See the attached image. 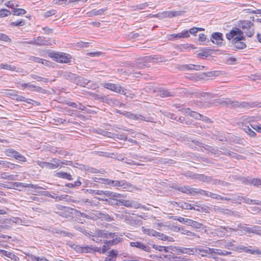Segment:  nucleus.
<instances>
[{
	"mask_svg": "<svg viewBox=\"0 0 261 261\" xmlns=\"http://www.w3.org/2000/svg\"><path fill=\"white\" fill-rule=\"evenodd\" d=\"M253 25V22L247 20H240L238 23L239 29H242L243 33H245L249 37H252L254 34Z\"/></svg>",
	"mask_w": 261,
	"mask_h": 261,
	"instance_id": "f257e3e1",
	"label": "nucleus"
},
{
	"mask_svg": "<svg viewBox=\"0 0 261 261\" xmlns=\"http://www.w3.org/2000/svg\"><path fill=\"white\" fill-rule=\"evenodd\" d=\"M48 56L55 61L60 63H69L71 59L70 55L64 53L50 52L48 53Z\"/></svg>",
	"mask_w": 261,
	"mask_h": 261,
	"instance_id": "f03ea898",
	"label": "nucleus"
},
{
	"mask_svg": "<svg viewBox=\"0 0 261 261\" xmlns=\"http://www.w3.org/2000/svg\"><path fill=\"white\" fill-rule=\"evenodd\" d=\"M179 90H181V92H179L180 94H184V95L190 96V95H195L197 97L205 98V99H210L214 98L215 97V95L213 93L209 92H191L189 91L188 89H178Z\"/></svg>",
	"mask_w": 261,
	"mask_h": 261,
	"instance_id": "7ed1b4c3",
	"label": "nucleus"
},
{
	"mask_svg": "<svg viewBox=\"0 0 261 261\" xmlns=\"http://www.w3.org/2000/svg\"><path fill=\"white\" fill-rule=\"evenodd\" d=\"M52 163L42 162L40 161H37L36 162V164L39 166L40 167L43 168H45L49 169H54L57 168L59 166V160L53 158L50 161Z\"/></svg>",
	"mask_w": 261,
	"mask_h": 261,
	"instance_id": "20e7f679",
	"label": "nucleus"
},
{
	"mask_svg": "<svg viewBox=\"0 0 261 261\" xmlns=\"http://www.w3.org/2000/svg\"><path fill=\"white\" fill-rule=\"evenodd\" d=\"M173 188L180 192L183 193L187 194L188 195H194L195 194H199L200 189L191 188L189 186H175Z\"/></svg>",
	"mask_w": 261,
	"mask_h": 261,
	"instance_id": "39448f33",
	"label": "nucleus"
},
{
	"mask_svg": "<svg viewBox=\"0 0 261 261\" xmlns=\"http://www.w3.org/2000/svg\"><path fill=\"white\" fill-rule=\"evenodd\" d=\"M103 87L114 92L123 95H127L125 92V89L119 84L107 83L104 84Z\"/></svg>",
	"mask_w": 261,
	"mask_h": 261,
	"instance_id": "423d86ee",
	"label": "nucleus"
},
{
	"mask_svg": "<svg viewBox=\"0 0 261 261\" xmlns=\"http://www.w3.org/2000/svg\"><path fill=\"white\" fill-rule=\"evenodd\" d=\"M238 227L249 233H255L261 236V227L258 225H253L252 227H249L247 224H240Z\"/></svg>",
	"mask_w": 261,
	"mask_h": 261,
	"instance_id": "0eeeda50",
	"label": "nucleus"
},
{
	"mask_svg": "<svg viewBox=\"0 0 261 261\" xmlns=\"http://www.w3.org/2000/svg\"><path fill=\"white\" fill-rule=\"evenodd\" d=\"M212 41L214 44H216L218 46H221L223 45V34L220 32H214L212 34L210 40L207 39V42Z\"/></svg>",
	"mask_w": 261,
	"mask_h": 261,
	"instance_id": "6e6552de",
	"label": "nucleus"
},
{
	"mask_svg": "<svg viewBox=\"0 0 261 261\" xmlns=\"http://www.w3.org/2000/svg\"><path fill=\"white\" fill-rule=\"evenodd\" d=\"M226 38L230 40L234 39L239 37L245 36L243 35V31L237 27H233L230 32L226 34Z\"/></svg>",
	"mask_w": 261,
	"mask_h": 261,
	"instance_id": "1a4fd4ad",
	"label": "nucleus"
},
{
	"mask_svg": "<svg viewBox=\"0 0 261 261\" xmlns=\"http://www.w3.org/2000/svg\"><path fill=\"white\" fill-rule=\"evenodd\" d=\"M237 103L234 105V107L236 108H261V101H254L251 102H248L246 101L239 102L237 101Z\"/></svg>",
	"mask_w": 261,
	"mask_h": 261,
	"instance_id": "9d476101",
	"label": "nucleus"
},
{
	"mask_svg": "<svg viewBox=\"0 0 261 261\" xmlns=\"http://www.w3.org/2000/svg\"><path fill=\"white\" fill-rule=\"evenodd\" d=\"M74 84L84 87L87 86L88 88L92 87L93 85V82L92 81L78 75L76 76Z\"/></svg>",
	"mask_w": 261,
	"mask_h": 261,
	"instance_id": "9b49d317",
	"label": "nucleus"
},
{
	"mask_svg": "<svg viewBox=\"0 0 261 261\" xmlns=\"http://www.w3.org/2000/svg\"><path fill=\"white\" fill-rule=\"evenodd\" d=\"M21 43L36 45L38 46H43L48 45V41L45 40V38L42 36H38L36 38H34V40L33 41L21 42Z\"/></svg>",
	"mask_w": 261,
	"mask_h": 261,
	"instance_id": "f8f14e48",
	"label": "nucleus"
},
{
	"mask_svg": "<svg viewBox=\"0 0 261 261\" xmlns=\"http://www.w3.org/2000/svg\"><path fill=\"white\" fill-rule=\"evenodd\" d=\"M215 251L214 248H210L209 247H205L204 248H197L196 252L198 253L201 256H208L211 257L214 255Z\"/></svg>",
	"mask_w": 261,
	"mask_h": 261,
	"instance_id": "ddd939ff",
	"label": "nucleus"
},
{
	"mask_svg": "<svg viewBox=\"0 0 261 261\" xmlns=\"http://www.w3.org/2000/svg\"><path fill=\"white\" fill-rule=\"evenodd\" d=\"M245 40V36L239 37L232 40V42L236 48L235 50L243 49L246 47V44L242 41Z\"/></svg>",
	"mask_w": 261,
	"mask_h": 261,
	"instance_id": "4468645a",
	"label": "nucleus"
},
{
	"mask_svg": "<svg viewBox=\"0 0 261 261\" xmlns=\"http://www.w3.org/2000/svg\"><path fill=\"white\" fill-rule=\"evenodd\" d=\"M95 236L98 238H103L107 239L114 238L117 236L115 232H111L106 230L98 229L95 231Z\"/></svg>",
	"mask_w": 261,
	"mask_h": 261,
	"instance_id": "2eb2a0df",
	"label": "nucleus"
},
{
	"mask_svg": "<svg viewBox=\"0 0 261 261\" xmlns=\"http://www.w3.org/2000/svg\"><path fill=\"white\" fill-rule=\"evenodd\" d=\"M220 149V150H218V151L219 154H223V155L229 156L230 158H232L233 159H237L238 160L242 159V157H243V156L238 154L236 153L231 152L230 150H229L227 148H226L224 147H221Z\"/></svg>",
	"mask_w": 261,
	"mask_h": 261,
	"instance_id": "dca6fc26",
	"label": "nucleus"
},
{
	"mask_svg": "<svg viewBox=\"0 0 261 261\" xmlns=\"http://www.w3.org/2000/svg\"><path fill=\"white\" fill-rule=\"evenodd\" d=\"M228 197H224L223 200L230 201L234 203H241L243 200V197L237 194H228Z\"/></svg>",
	"mask_w": 261,
	"mask_h": 261,
	"instance_id": "f3484780",
	"label": "nucleus"
},
{
	"mask_svg": "<svg viewBox=\"0 0 261 261\" xmlns=\"http://www.w3.org/2000/svg\"><path fill=\"white\" fill-rule=\"evenodd\" d=\"M186 12V11H165L163 13V15L164 17L171 18L176 16H183Z\"/></svg>",
	"mask_w": 261,
	"mask_h": 261,
	"instance_id": "a211bd4d",
	"label": "nucleus"
},
{
	"mask_svg": "<svg viewBox=\"0 0 261 261\" xmlns=\"http://www.w3.org/2000/svg\"><path fill=\"white\" fill-rule=\"evenodd\" d=\"M130 245L132 247H135L147 252H150L151 251V249L148 246L141 242H132L130 243Z\"/></svg>",
	"mask_w": 261,
	"mask_h": 261,
	"instance_id": "6ab92c4d",
	"label": "nucleus"
},
{
	"mask_svg": "<svg viewBox=\"0 0 261 261\" xmlns=\"http://www.w3.org/2000/svg\"><path fill=\"white\" fill-rule=\"evenodd\" d=\"M199 194L202 195H204L207 197H210L213 199H217V200H223L224 196L218 195L216 193H214L212 192H208L207 191L203 190L200 189L199 191Z\"/></svg>",
	"mask_w": 261,
	"mask_h": 261,
	"instance_id": "aec40b11",
	"label": "nucleus"
},
{
	"mask_svg": "<svg viewBox=\"0 0 261 261\" xmlns=\"http://www.w3.org/2000/svg\"><path fill=\"white\" fill-rule=\"evenodd\" d=\"M114 187H121L123 189H129L132 187V185L125 180H115Z\"/></svg>",
	"mask_w": 261,
	"mask_h": 261,
	"instance_id": "412c9836",
	"label": "nucleus"
},
{
	"mask_svg": "<svg viewBox=\"0 0 261 261\" xmlns=\"http://www.w3.org/2000/svg\"><path fill=\"white\" fill-rule=\"evenodd\" d=\"M182 111H184V113L196 119L200 120L202 118V115H201L198 112L192 111L190 108L182 109Z\"/></svg>",
	"mask_w": 261,
	"mask_h": 261,
	"instance_id": "4be33fe9",
	"label": "nucleus"
},
{
	"mask_svg": "<svg viewBox=\"0 0 261 261\" xmlns=\"http://www.w3.org/2000/svg\"><path fill=\"white\" fill-rule=\"evenodd\" d=\"M77 74L68 72L64 71L62 73V76L65 79L69 80L74 83H75V80L76 78Z\"/></svg>",
	"mask_w": 261,
	"mask_h": 261,
	"instance_id": "5701e85b",
	"label": "nucleus"
},
{
	"mask_svg": "<svg viewBox=\"0 0 261 261\" xmlns=\"http://www.w3.org/2000/svg\"><path fill=\"white\" fill-rule=\"evenodd\" d=\"M108 10L107 8H102L99 10L93 9L89 12L88 14L89 16L92 17L93 16L101 15L104 14L105 12Z\"/></svg>",
	"mask_w": 261,
	"mask_h": 261,
	"instance_id": "b1692460",
	"label": "nucleus"
},
{
	"mask_svg": "<svg viewBox=\"0 0 261 261\" xmlns=\"http://www.w3.org/2000/svg\"><path fill=\"white\" fill-rule=\"evenodd\" d=\"M168 258V261H187V258L182 256H178L175 255L174 254L167 255L165 256Z\"/></svg>",
	"mask_w": 261,
	"mask_h": 261,
	"instance_id": "393cba45",
	"label": "nucleus"
},
{
	"mask_svg": "<svg viewBox=\"0 0 261 261\" xmlns=\"http://www.w3.org/2000/svg\"><path fill=\"white\" fill-rule=\"evenodd\" d=\"M196 179L199 180L201 181L206 182V183H210L211 180H212V177L211 176H206L203 174H197L196 175Z\"/></svg>",
	"mask_w": 261,
	"mask_h": 261,
	"instance_id": "a878e982",
	"label": "nucleus"
},
{
	"mask_svg": "<svg viewBox=\"0 0 261 261\" xmlns=\"http://www.w3.org/2000/svg\"><path fill=\"white\" fill-rule=\"evenodd\" d=\"M175 95V92L168 89H163L160 91V95L162 97H172Z\"/></svg>",
	"mask_w": 261,
	"mask_h": 261,
	"instance_id": "bb28decb",
	"label": "nucleus"
},
{
	"mask_svg": "<svg viewBox=\"0 0 261 261\" xmlns=\"http://www.w3.org/2000/svg\"><path fill=\"white\" fill-rule=\"evenodd\" d=\"M135 120H141L148 122H154V119L150 116H144L140 114H136Z\"/></svg>",
	"mask_w": 261,
	"mask_h": 261,
	"instance_id": "cd10ccee",
	"label": "nucleus"
},
{
	"mask_svg": "<svg viewBox=\"0 0 261 261\" xmlns=\"http://www.w3.org/2000/svg\"><path fill=\"white\" fill-rule=\"evenodd\" d=\"M122 240V238L116 237L115 238H113L112 240L105 241L104 243L107 246V247H109L111 246L117 244L119 242H121Z\"/></svg>",
	"mask_w": 261,
	"mask_h": 261,
	"instance_id": "c85d7f7f",
	"label": "nucleus"
},
{
	"mask_svg": "<svg viewBox=\"0 0 261 261\" xmlns=\"http://www.w3.org/2000/svg\"><path fill=\"white\" fill-rule=\"evenodd\" d=\"M56 176L62 178L67 179L69 180H72L73 179V178L70 174L65 172H58L56 173Z\"/></svg>",
	"mask_w": 261,
	"mask_h": 261,
	"instance_id": "c756f323",
	"label": "nucleus"
},
{
	"mask_svg": "<svg viewBox=\"0 0 261 261\" xmlns=\"http://www.w3.org/2000/svg\"><path fill=\"white\" fill-rule=\"evenodd\" d=\"M238 179L240 180L242 184L246 185H252L253 178H250L249 176H239Z\"/></svg>",
	"mask_w": 261,
	"mask_h": 261,
	"instance_id": "7c9ffc66",
	"label": "nucleus"
},
{
	"mask_svg": "<svg viewBox=\"0 0 261 261\" xmlns=\"http://www.w3.org/2000/svg\"><path fill=\"white\" fill-rule=\"evenodd\" d=\"M212 49L207 48H203L201 50V51L198 54V56L203 58V57L206 58L211 55V51Z\"/></svg>",
	"mask_w": 261,
	"mask_h": 261,
	"instance_id": "2f4dec72",
	"label": "nucleus"
},
{
	"mask_svg": "<svg viewBox=\"0 0 261 261\" xmlns=\"http://www.w3.org/2000/svg\"><path fill=\"white\" fill-rule=\"evenodd\" d=\"M109 203L111 205H118L119 206V199L118 198H109L108 199H105L103 200Z\"/></svg>",
	"mask_w": 261,
	"mask_h": 261,
	"instance_id": "473e14b6",
	"label": "nucleus"
},
{
	"mask_svg": "<svg viewBox=\"0 0 261 261\" xmlns=\"http://www.w3.org/2000/svg\"><path fill=\"white\" fill-rule=\"evenodd\" d=\"M178 207L185 210H192V205L185 202H175Z\"/></svg>",
	"mask_w": 261,
	"mask_h": 261,
	"instance_id": "72a5a7b5",
	"label": "nucleus"
},
{
	"mask_svg": "<svg viewBox=\"0 0 261 261\" xmlns=\"http://www.w3.org/2000/svg\"><path fill=\"white\" fill-rule=\"evenodd\" d=\"M98 217L102 220H105L108 222H111L114 220L113 218L111 217L107 213L100 212L99 213Z\"/></svg>",
	"mask_w": 261,
	"mask_h": 261,
	"instance_id": "f704fd0d",
	"label": "nucleus"
},
{
	"mask_svg": "<svg viewBox=\"0 0 261 261\" xmlns=\"http://www.w3.org/2000/svg\"><path fill=\"white\" fill-rule=\"evenodd\" d=\"M103 195H105L108 197L109 198H121L122 196V195L120 194L108 191H105L103 193Z\"/></svg>",
	"mask_w": 261,
	"mask_h": 261,
	"instance_id": "c9c22d12",
	"label": "nucleus"
},
{
	"mask_svg": "<svg viewBox=\"0 0 261 261\" xmlns=\"http://www.w3.org/2000/svg\"><path fill=\"white\" fill-rule=\"evenodd\" d=\"M3 254L5 255L7 257L11 258L12 260H14L15 261L19 260V257L17 255H15L12 252H11L8 251H6V250H3Z\"/></svg>",
	"mask_w": 261,
	"mask_h": 261,
	"instance_id": "e433bc0d",
	"label": "nucleus"
},
{
	"mask_svg": "<svg viewBox=\"0 0 261 261\" xmlns=\"http://www.w3.org/2000/svg\"><path fill=\"white\" fill-rule=\"evenodd\" d=\"M181 230L182 231L181 232L182 234L187 235L190 237L199 238V236L198 235L190 230H186L184 227H181Z\"/></svg>",
	"mask_w": 261,
	"mask_h": 261,
	"instance_id": "4c0bfd02",
	"label": "nucleus"
},
{
	"mask_svg": "<svg viewBox=\"0 0 261 261\" xmlns=\"http://www.w3.org/2000/svg\"><path fill=\"white\" fill-rule=\"evenodd\" d=\"M16 67L11 65L7 64V63L0 64V69H4L10 71H16Z\"/></svg>",
	"mask_w": 261,
	"mask_h": 261,
	"instance_id": "58836bf2",
	"label": "nucleus"
},
{
	"mask_svg": "<svg viewBox=\"0 0 261 261\" xmlns=\"http://www.w3.org/2000/svg\"><path fill=\"white\" fill-rule=\"evenodd\" d=\"M119 205L125 206L127 207H130L133 206L132 201L128 200L120 199L119 198Z\"/></svg>",
	"mask_w": 261,
	"mask_h": 261,
	"instance_id": "ea45409f",
	"label": "nucleus"
},
{
	"mask_svg": "<svg viewBox=\"0 0 261 261\" xmlns=\"http://www.w3.org/2000/svg\"><path fill=\"white\" fill-rule=\"evenodd\" d=\"M243 129L251 137H255L256 135V133L252 130L249 126L245 125Z\"/></svg>",
	"mask_w": 261,
	"mask_h": 261,
	"instance_id": "a19ab883",
	"label": "nucleus"
},
{
	"mask_svg": "<svg viewBox=\"0 0 261 261\" xmlns=\"http://www.w3.org/2000/svg\"><path fill=\"white\" fill-rule=\"evenodd\" d=\"M214 254H217L219 255H228L231 254V252L227 251L226 250H223L221 249H215V251L214 252Z\"/></svg>",
	"mask_w": 261,
	"mask_h": 261,
	"instance_id": "79ce46f5",
	"label": "nucleus"
},
{
	"mask_svg": "<svg viewBox=\"0 0 261 261\" xmlns=\"http://www.w3.org/2000/svg\"><path fill=\"white\" fill-rule=\"evenodd\" d=\"M11 13H12L14 15L20 16L25 14L27 11L23 9L16 8L15 7Z\"/></svg>",
	"mask_w": 261,
	"mask_h": 261,
	"instance_id": "37998d69",
	"label": "nucleus"
},
{
	"mask_svg": "<svg viewBox=\"0 0 261 261\" xmlns=\"http://www.w3.org/2000/svg\"><path fill=\"white\" fill-rule=\"evenodd\" d=\"M189 47V44H183L179 45H176L175 48L179 51H185Z\"/></svg>",
	"mask_w": 261,
	"mask_h": 261,
	"instance_id": "c03bdc74",
	"label": "nucleus"
},
{
	"mask_svg": "<svg viewBox=\"0 0 261 261\" xmlns=\"http://www.w3.org/2000/svg\"><path fill=\"white\" fill-rule=\"evenodd\" d=\"M30 76L33 79L37 81L38 82H43L44 83H47L48 81V79L47 78L41 77L34 74H31Z\"/></svg>",
	"mask_w": 261,
	"mask_h": 261,
	"instance_id": "a18cd8bd",
	"label": "nucleus"
},
{
	"mask_svg": "<svg viewBox=\"0 0 261 261\" xmlns=\"http://www.w3.org/2000/svg\"><path fill=\"white\" fill-rule=\"evenodd\" d=\"M220 103L222 105H224L225 106H228L230 105L234 107V105L237 103V100H231L230 99H226L225 100H223L220 102Z\"/></svg>",
	"mask_w": 261,
	"mask_h": 261,
	"instance_id": "49530a36",
	"label": "nucleus"
},
{
	"mask_svg": "<svg viewBox=\"0 0 261 261\" xmlns=\"http://www.w3.org/2000/svg\"><path fill=\"white\" fill-rule=\"evenodd\" d=\"M17 152L18 151L14 150V149H13L12 148L7 149L5 151V153L6 154V155L10 156V157L14 158L15 156H16V154H17Z\"/></svg>",
	"mask_w": 261,
	"mask_h": 261,
	"instance_id": "de8ad7c7",
	"label": "nucleus"
},
{
	"mask_svg": "<svg viewBox=\"0 0 261 261\" xmlns=\"http://www.w3.org/2000/svg\"><path fill=\"white\" fill-rule=\"evenodd\" d=\"M16 85L18 88H20L22 89H24L27 88H31V87H33V84L22 83L20 81L16 82Z\"/></svg>",
	"mask_w": 261,
	"mask_h": 261,
	"instance_id": "09e8293b",
	"label": "nucleus"
},
{
	"mask_svg": "<svg viewBox=\"0 0 261 261\" xmlns=\"http://www.w3.org/2000/svg\"><path fill=\"white\" fill-rule=\"evenodd\" d=\"M25 24V20L24 19H21L19 20L12 22L10 25L11 27H21L24 25Z\"/></svg>",
	"mask_w": 261,
	"mask_h": 261,
	"instance_id": "8fccbe9b",
	"label": "nucleus"
},
{
	"mask_svg": "<svg viewBox=\"0 0 261 261\" xmlns=\"http://www.w3.org/2000/svg\"><path fill=\"white\" fill-rule=\"evenodd\" d=\"M108 104L110 105H118L120 102L118 100L115 98H110L107 97L106 101Z\"/></svg>",
	"mask_w": 261,
	"mask_h": 261,
	"instance_id": "3c124183",
	"label": "nucleus"
},
{
	"mask_svg": "<svg viewBox=\"0 0 261 261\" xmlns=\"http://www.w3.org/2000/svg\"><path fill=\"white\" fill-rule=\"evenodd\" d=\"M202 147L213 154H216V153L218 151V150H217L216 148L208 145L204 144V146H202Z\"/></svg>",
	"mask_w": 261,
	"mask_h": 261,
	"instance_id": "603ef678",
	"label": "nucleus"
},
{
	"mask_svg": "<svg viewBox=\"0 0 261 261\" xmlns=\"http://www.w3.org/2000/svg\"><path fill=\"white\" fill-rule=\"evenodd\" d=\"M84 185L83 187H96L97 186V185L95 184L92 182L91 181L88 180V179H83Z\"/></svg>",
	"mask_w": 261,
	"mask_h": 261,
	"instance_id": "864d4df0",
	"label": "nucleus"
},
{
	"mask_svg": "<svg viewBox=\"0 0 261 261\" xmlns=\"http://www.w3.org/2000/svg\"><path fill=\"white\" fill-rule=\"evenodd\" d=\"M13 184V186L14 187L16 188H20V189H19V191H21L22 189L24 188H27L28 184L23 183V182H15Z\"/></svg>",
	"mask_w": 261,
	"mask_h": 261,
	"instance_id": "5fc2aeb1",
	"label": "nucleus"
},
{
	"mask_svg": "<svg viewBox=\"0 0 261 261\" xmlns=\"http://www.w3.org/2000/svg\"><path fill=\"white\" fill-rule=\"evenodd\" d=\"M197 173H194L190 171L185 172L182 173V175L186 177L187 178L190 179H196V175Z\"/></svg>",
	"mask_w": 261,
	"mask_h": 261,
	"instance_id": "6e6d98bb",
	"label": "nucleus"
},
{
	"mask_svg": "<svg viewBox=\"0 0 261 261\" xmlns=\"http://www.w3.org/2000/svg\"><path fill=\"white\" fill-rule=\"evenodd\" d=\"M97 132L98 134L102 135L104 136L108 137H113V134L111 132H109L108 131L102 129H99L97 130Z\"/></svg>",
	"mask_w": 261,
	"mask_h": 261,
	"instance_id": "4d7b16f0",
	"label": "nucleus"
},
{
	"mask_svg": "<svg viewBox=\"0 0 261 261\" xmlns=\"http://www.w3.org/2000/svg\"><path fill=\"white\" fill-rule=\"evenodd\" d=\"M224 247L226 249L232 250L233 251H237L238 249L236 248L237 246L231 242H226L224 245Z\"/></svg>",
	"mask_w": 261,
	"mask_h": 261,
	"instance_id": "13d9d810",
	"label": "nucleus"
},
{
	"mask_svg": "<svg viewBox=\"0 0 261 261\" xmlns=\"http://www.w3.org/2000/svg\"><path fill=\"white\" fill-rule=\"evenodd\" d=\"M74 228L83 233H84L85 235H87L88 234V232H87V230L85 229L84 226H81L80 225H75L74 226Z\"/></svg>",
	"mask_w": 261,
	"mask_h": 261,
	"instance_id": "bf43d9fd",
	"label": "nucleus"
},
{
	"mask_svg": "<svg viewBox=\"0 0 261 261\" xmlns=\"http://www.w3.org/2000/svg\"><path fill=\"white\" fill-rule=\"evenodd\" d=\"M153 248L155 249V250H159V251H164L165 252H168V247H165L162 246H158L155 244L152 245Z\"/></svg>",
	"mask_w": 261,
	"mask_h": 261,
	"instance_id": "052dcab7",
	"label": "nucleus"
},
{
	"mask_svg": "<svg viewBox=\"0 0 261 261\" xmlns=\"http://www.w3.org/2000/svg\"><path fill=\"white\" fill-rule=\"evenodd\" d=\"M102 184L106 185H108L110 187H114L115 180H111L109 178H105L103 180H101Z\"/></svg>",
	"mask_w": 261,
	"mask_h": 261,
	"instance_id": "680f3d73",
	"label": "nucleus"
},
{
	"mask_svg": "<svg viewBox=\"0 0 261 261\" xmlns=\"http://www.w3.org/2000/svg\"><path fill=\"white\" fill-rule=\"evenodd\" d=\"M118 252L117 250L112 249L109 252L108 256L113 260H116V258L118 256Z\"/></svg>",
	"mask_w": 261,
	"mask_h": 261,
	"instance_id": "e2e57ef3",
	"label": "nucleus"
},
{
	"mask_svg": "<svg viewBox=\"0 0 261 261\" xmlns=\"http://www.w3.org/2000/svg\"><path fill=\"white\" fill-rule=\"evenodd\" d=\"M11 14V12L6 9H2L0 10V17H4Z\"/></svg>",
	"mask_w": 261,
	"mask_h": 261,
	"instance_id": "0e129e2a",
	"label": "nucleus"
},
{
	"mask_svg": "<svg viewBox=\"0 0 261 261\" xmlns=\"http://www.w3.org/2000/svg\"><path fill=\"white\" fill-rule=\"evenodd\" d=\"M256 200H257L250 199L247 197H243V199L242 201L248 204H256Z\"/></svg>",
	"mask_w": 261,
	"mask_h": 261,
	"instance_id": "69168bd1",
	"label": "nucleus"
},
{
	"mask_svg": "<svg viewBox=\"0 0 261 261\" xmlns=\"http://www.w3.org/2000/svg\"><path fill=\"white\" fill-rule=\"evenodd\" d=\"M0 41H3L7 42L12 41L11 38L6 34L0 33Z\"/></svg>",
	"mask_w": 261,
	"mask_h": 261,
	"instance_id": "338daca9",
	"label": "nucleus"
},
{
	"mask_svg": "<svg viewBox=\"0 0 261 261\" xmlns=\"http://www.w3.org/2000/svg\"><path fill=\"white\" fill-rule=\"evenodd\" d=\"M31 91H35V92H38L40 93H45V90L43 89L42 87L38 86H35L34 85H33V87H31Z\"/></svg>",
	"mask_w": 261,
	"mask_h": 261,
	"instance_id": "774afa93",
	"label": "nucleus"
}]
</instances>
